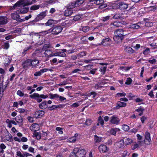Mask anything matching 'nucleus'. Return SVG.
Masks as SVG:
<instances>
[{
  "label": "nucleus",
  "mask_w": 157,
  "mask_h": 157,
  "mask_svg": "<svg viewBox=\"0 0 157 157\" xmlns=\"http://www.w3.org/2000/svg\"><path fill=\"white\" fill-rule=\"evenodd\" d=\"M31 98L36 99L38 102H41L42 100L41 98L45 99L48 97L47 95H44L43 94L40 95L37 93H34L33 94L29 95Z\"/></svg>",
  "instance_id": "f257e3e1"
},
{
  "label": "nucleus",
  "mask_w": 157,
  "mask_h": 157,
  "mask_svg": "<svg viewBox=\"0 0 157 157\" xmlns=\"http://www.w3.org/2000/svg\"><path fill=\"white\" fill-rule=\"evenodd\" d=\"M63 29L60 26H57L54 27L51 31L49 33L48 31L50 30L51 29H49L48 31H46L44 32L46 33V34H47L49 33H50L51 32H52V34H53L57 35L60 33L62 31Z\"/></svg>",
  "instance_id": "f03ea898"
},
{
  "label": "nucleus",
  "mask_w": 157,
  "mask_h": 157,
  "mask_svg": "<svg viewBox=\"0 0 157 157\" xmlns=\"http://www.w3.org/2000/svg\"><path fill=\"white\" fill-rule=\"evenodd\" d=\"M104 0H90V2H93L94 3L97 5L101 4L99 7L101 9H102L107 7V5L106 4H103Z\"/></svg>",
  "instance_id": "7ed1b4c3"
},
{
  "label": "nucleus",
  "mask_w": 157,
  "mask_h": 157,
  "mask_svg": "<svg viewBox=\"0 0 157 157\" xmlns=\"http://www.w3.org/2000/svg\"><path fill=\"white\" fill-rule=\"evenodd\" d=\"M74 151L76 152L77 157H84L86 153L84 149L78 148H75Z\"/></svg>",
  "instance_id": "20e7f679"
},
{
  "label": "nucleus",
  "mask_w": 157,
  "mask_h": 157,
  "mask_svg": "<svg viewBox=\"0 0 157 157\" xmlns=\"http://www.w3.org/2000/svg\"><path fill=\"white\" fill-rule=\"evenodd\" d=\"M19 13L17 12V11L15 12L12 13L11 15L12 18L13 19L16 20L17 21L21 22L25 21L24 19H21L20 18V16L18 15Z\"/></svg>",
  "instance_id": "39448f33"
},
{
  "label": "nucleus",
  "mask_w": 157,
  "mask_h": 157,
  "mask_svg": "<svg viewBox=\"0 0 157 157\" xmlns=\"http://www.w3.org/2000/svg\"><path fill=\"white\" fill-rule=\"evenodd\" d=\"M109 149L104 144H101L98 147L99 151L101 153L107 152Z\"/></svg>",
  "instance_id": "423d86ee"
},
{
  "label": "nucleus",
  "mask_w": 157,
  "mask_h": 157,
  "mask_svg": "<svg viewBox=\"0 0 157 157\" xmlns=\"http://www.w3.org/2000/svg\"><path fill=\"white\" fill-rule=\"evenodd\" d=\"M125 24V22L124 21H115L113 23L111 24L110 25L112 27L117 28L122 27Z\"/></svg>",
  "instance_id": "0eeeda50"
},
{
  "label": "nucleus",
  "mask_w": 157,
  "mask_h": 157,
  "mask_svg": "<svg viewBox=\"0 0 157 157\" xmlns=\"http://www.w3.org/2000/svg\"><path fill=\"white\" fill-rule=\"evenodd\" d=\"M120 121V119L116 116L113 115L110 118V122L113 124H118Z\"/></svg>",
  "instance_id": "6e6552de"
},
{
  "label": "nucleus",
  "mask_w": 157,
  "mask_h": 157,
  "mask_svg": "<svg viewBox=\"0 0 157 157\" xmlns=\"http://www.w3.org/2000/svg\"><path fill=\"white\" fill-rule=\"evenodd\" d=\"M151 140L150 134L148 132H146L145 134L144 143L146 144H150Z\"/></svg>",
  "instance_id": "1a4fd4ad"
},
{
  "label": "nucleus",
  "mask_w": 157,
  "mask_h": 157,
  "mask_svg": "<svg viewBox=\"0 0 157 157\" xmlns=\"http://www.w3.org/2000/svg\"><path fill=\"white\" fill-rule=\"evenodd\" d=\"M114 34L115 35L123 36V37L126 34L123 29H121L116 30L114 32Z\"/></svg>",
  "instance_id": "9d476101"
},
{
  "label": "nucleus",
  "mask_w": 157,
  "mask_h": 157,
  "mask_svg": "<svg viewBox=\"0 0 157 157\" xmlns=\"http://www.w3.org/2000/svg\"><path fill=\"white\" fill-rule=\"evenodd\" d=\"M31 59H28L23 62L22 63V66L23 68H28L29 66H31Z\"/></svg>",
  "instance_id": "9b49d317"
},
{
  "label": "nucleus",
  "mask_w": 157,
  "mask_h": 157,
  "mask_svg": "<svg viewBox=\"0 0 157 157\" xmlns=\"http://www.w3.org/2000/svg\"><path fill=\"white\" fill-rule=\"evenodd\" d=\"M25 4L26 3H25L24 0H22L19 1L14 5L13 7H12V9H14L16 7H18L21 5H23V6H26L25 5Z\"/></svg>",
  "instance_id": "f8f14e48"
},
{
  "label": "nucleus",
  "mask_w": 157,
  "mask_h": 157,
  "mask_svg": "<svg viewBox=\"0 0 157 157\" xmlns=\"http://www.w3.org/2000/svg\"><path fill=\"white\" fill-rule=\"evenodd\" d=\"M40 128L39 125L36 123L33 124L30 127V129L31 131L36 132Z\"/></svg>",
  "instance_id": "ddd939ff"
},
{
  "label": "nucleus",
  "mask_w": 157,
  "mask_h": 157,
  "mask_svg": "<svg viewBox=\"0 0 157 157\" xmlns=\"http://www.w3.org/2000/svg\"><path fill=\"white\" fill-rule=\"evenodd\" d=\"M113 39L117 43H118L121 42L122 40L124 39V37L123 36L115 35V36L113 37Z\"/></svg>",
  "instance_id": "4468645a"
},
{
  "label": "nucleus",
  "mask_w": 157,
  "mask_h": 157,
  "mask_svg": "<svg viewBox=\"0 0 157 157\" xmlns=\"http://www.w3.org/2000/svg\"><path fill=\"white\" fill-rule=\"evenodd\" d=\"M46 15V12H45L41 13L36 18L35 20L36 21H38L41 20Z\"/></svg>",
  "instance_id": "2eb2a0df"
},
{
  "label": "nucleus",
  "mask_w": 157,
  "mask_h": 157,
  "mask_svg": "<svg viewBox=\"0 0 157 157\" xmlns=\"http://www.w3.org/2000/svg\"><path fill=\"white\" fill-rule=\"evenodd\" d=\"M44 114V112L43 110L38 111L35 112V117L37 118H39L42 117Z\"/></svg>",
  "instance_id": "dca6fc26"
},
{
  "label": "nucleus",
  "mask_w": 157,
  "mask_h": 157,
  "mask_svg": "<svg viewBox=\"0 0 157 157\" xmlns=\"http://www.w3.org/2000/svg\"><path fill=\"white\" fill-rule=\"evenodd\" d=\"M118 6L121 10H123L128 8V5L124 2H119L118 3Z\"/></svg>",
  "instance_id": "f3484780"
},
{
  "label": "nucleus",
  "mask_w": 157,
  "mask_h": 157,
  "mask_svg": "<svg viewBox=\"0 0 157 157\" xmlns=\"http://www.w3.org/2000/svg\"><path fill=\"white\" fill-rule=\"evenodd\" d=\"M124 141L123 140H121L116 142L114 145L117 148H121L124 146Z\"/></svg>",
  "instance_id": "a211bd4d"
},
{
  "label": "nucleus",
  "mask_w": 157,
  "mask_h": 157,
  "mask_svg": "<svg viewBox=\"0 0 157 157\" xmlns=\"http://www.w3.org/2000/svg\"><path fill=\"white\" fill-rule=\"evenodd\" d=\"M29 8L24 7L17 11V12L19 14H24L27 13L29 10Z\"/></svg>",
  "instance_id": "6ab92c4d"
},
{
  "label": "nucleus",
  "mask_w": 157,
  "mask_h": 157,
  "mask_svg": "<svg viewBox=\"0 0 157 157\" xmlns=\"http://www.w3.org/2000/svg\"><path fill=\"white\" fill-rule=\"evenodd\" d=\"M45 52H44V54L45 55V56H54V53L53 54L52 52L50 49H46L45 50H44Z\"/></svg>",
  "instance_id": "aec40b11"
},
{
  "label": "nucleus",
  "mask_w": 157,
  "mask_h": 157,
  "mask_svg": "<svg viewBox=\"0 0 157 157\" xmlns=\"http://www.w3.org/2000/svg\"><path fill=\"white\" fill-rule=\"evenodd\" d=\"M110 40L109 38H106L103 39L101 42V44L104 46H107L109 45L110 44L109 42Z\"/></svg>",
  "instance_id": "412c9836"
},
{
  "label": "nucleus",
  "mask_w": 157,
  "mask_h": 157,
  "mask_svg": "<svg viewBox=\"0 0 157 157\" xmlns=\"http://www.w3.org/2000/svg\"><path fill=\"white\" fill-rule=\"evenodd\" d=\"M7 22V18L6 17H0V25L5 24Z\"/></svg>",
  "instance_id": "4be33fe9"
},
{
  "label": "nucleus",
  "mask_w": 157,
  "mask_h": 157,
  "mask_svg": "<svg viewBox=\"0 0 157 157\" xmlns=\"http://www.w3.org/2000/svg\"><path fill=\"white\" fill-rule=\"evenodd\" d=\"M52 47H51V45L49 44H44L43 46V47L41 49H40V51L39 52H41L43 51H44V50H46L47 49L51 48Z\"/></svg>",
  "instance_id": "5701e85b"
},
{
  "label": "nucleus",
  "mask_w": 157,
  "mask_h": 157,
  "mask_svg": "<svg viewBox=\"0 0 157 157\" xmlns=\"http://www.w3.org/2000/svg\"><path fill=\"white\" fill-rule=\"evenodd\" d=\"M39 107L42 109H44L47 108L48 106L47 105L46 102L45 101L42 102L39 105Z\"/></svg>",
  "instance_id": "b1692460"
},
{
  "label": "nucleus",
  "mask_w": 157,
  "mask_h": 157,
  "mask_svg": "<svg viewBox=\"0 0 157 157\" xmlns=\"http://www.w3.org/2000/svg\"><path fill=\"white\" fill-rule=\"evenodd\" d=\"M31 66L33 67H35L38 65L39 63V61L38 60H31Z\"/></svg>",
  "instance_id": "393cba45"
},
{
  "label": "nucleus",
  "mask_w": 157,
  "mask_h": 157,
  "mask_svg": "<svg viewBox=\"0 0 157 157\" xmlns=\"http://www.w3.org/2000/svg\"><path fill=\"white\" fill-rule=\"evenodd\" d=\"M54 56H59L62 57H64L66 56V54L63 52H57L54 53Z\"/></svg>",
  "instance_id": "a878e982"
},
{
  "label": "nucleus",
  "mask_w": 157,
  "mask_h": 157,
  "mask_svg": "<svg viewBox=\"0 0 157 157\" xmlns=\"http://www.w3.org/2000/svg\"><path fill=\"white\" fill-rule=\"evenodd\" d=\"M123 140L124 141V142H125V144L127 145L131 144L132 142V140L131 139L127 138H124Z\"/></svg>",
  "instance_id": "bb28decb"
},
{
  "label": "nucleus",
  "mask_w": 157,
  "mask_h": 157,
  "mask_svg": "<svg viewBox=\"0 0 157 157\" xmlns=\"http://www.w3.org/2000/svg\"><path fill=\"white\" fill-rule=\"evenodd\" d=\"M14 119L18 123H21L23 121V119L21 116H17Z\"/></svg>",
  "instance_id": "cd10ccee"
},
{
  "label": "nucleus",
  "mask_w": 157,
  "mask_h": 157,
  "mask_svg": "<svg viewBox=\"0 0 157 157\" xmlns=\"http://www.w3.org/2000/svg\"><path fill=\"white\" fill-rule=\"evenodd\" d=\"M102 140V138L100 137H98L96 135L94 136V141L95 143H99Z\"/></svg>",
  "instance_id": "c85d7f7f"
},
{
  "label": "nucleus",
  "mask_w": 157,
  "mask_h": 157,
  "mask_svg": "<svg viewBox=\"0 0 157 157\" xmlns=\"http://www.w3.org/2000/svg\"><path fill=\"white\" fill-rule=\"evenodd\" d=\"M137 143L138 144H135L133 147V149H134L138 147L139 146H141L143 144V141H138Z\"/></svg>",
  "instance_id": "c756f323"
},
{
  "label": "nucleus",
  "mask_w": 157,
  "mask_h": 157,
  "mask_svg": "<svg viewBox=\"0 0 157 157\" xmlns=\"http://www.w3.org/2000/svg\"><path fill=\"white\" fill-rule=\"evenodd\" d=\"M33 135L36 137L37 139L40 140L41 139V133L40 132H34Z\"/></svg>",
  "instance_id": "7c9ffc66"
},
{
  "label": "nucleus",
  "mask_w": 157,
  "mask_h": 157,
  "mask_svg": "<svg viewBox=\"0 0 157 157\" xmlns=\"http://www.w3.org/2000/svg\"><path fill=\"white\" fill-rule=\"evenodd\" d=\"M55 21L50 19L48 20L47 22L45 24L46 26H50L54 24Z\"/></svg>",
  "instance_id": "2f4dec72"
},
{
  "label": "nucleus",
  "mask_w": 157,
  "mask_h": 157,
  "mask_svg": "<svg viewBox=\"0 0 157 157\" xmlns=\"http://www.w3.org/2000/svg\"><path fill=\"white\" fill-rule=\"evenodd\" d=\"M149 11H155L157 10V7L156 6H154L149 7L147 8Z\"/></svg>",
  "instance_id": "473e14b6"
},
{
  "label": "nucleus",
  "mask_w": 157,
  "mask_h": 157,
  "mask_svg": "<svg viewBox=\"0 0 157 157\" xmlns=\"http://www.w3.org/2000/svg\"><path fill=\"white\" fill-rule=\"evenodd\" d=\"M72 13V11L71 10L68 9L65 11L64 14L66 16H68L71 15Z\"/></svg>",
  "instance_id": "72a5a7b5"
},
{
  "label": "nucleus",
  "mask_w": 157,
  "mask_h": 157,
  "mask_svg": "<svg viewBox=\"0 0 157 157\" xmlns=\"http://www.w3.org/2000/svg\"><path fill=\"white\" fill-rule=\"evenodd\" d=\"M68 9H71L75 8V7L77 6L75 2H71L69 5L67 6Z\"/></svg>",
  "instance_id": "f704fd0d"
},
{
  "label": "nucleus",
  "mask_w": 157,
  "mask_h": 157,
  "mask_svg": "<svg viewBox=\"0 0 157 157\" xmlns=\"http://www.w3.org/2000/svg\"><path fill=\"white\" fill-rule=\"evenodd\" d=\"M40 7V5H34L30 7V10H36L38 9Z\"/></svg>",
  "instance_id": "c9c22d12"
},
{
  "label": "nucleus",
  "mask_w": 157,
  "mask_h": 157,
  "mask_svg": "<svg viewBox=\"0 0 157 157\" xmlns=\"http://www.w3.org/2000/svg\"><path fill=\"white\" fill-rule=\"evenodd\" d=\"M98 122L100 123L102 127H104V121L101 116H100L99 117Z\"/></svg>",
  "instance_id": "e433bc0d"
},
{
  "label": "nucleus",
  "mask_w": 157,
  "mask_h": 157,
  "mask_svg": "<svg viewBox=\"0 0 157 157\" xmlns=\"http://www.w3.org/2000/svg\"><path fill=\"white\" fill-rule=\"evenodd\" d=\"M49 96L50 97V98L52 99L58 98L59 97V95L57 94H49Z\"/></svg>",
  "instance_id": "4c0bfd02"
},
{
  "label": "nucleus",
  "mask_w": 157,
  "mask_h": 157,
  "mask_svg": "<svg viewBox=\"0 0 157 157\" xmlns=\"http://www.w3.org/2000/svg\"><path fill=\"white\" fill-rule=\"evenodd\" d=\"M84 0H77L75 2L76 6H78L82 4L84 2Z\"/></svg>",
  "instance_id": "58836bf2"
},
{
  "label": "nucleus",
  "mask_w": 157,
  "mask_h": 157,
  "mask_svg": "<svg viewBox=\"0 0 157 157\" xmlns=\"http://www.w3.org/2000/svg\"><path fill=\"white\" fill-rule=\"evenodd\" d=\"M6 146L3 144H2L0 145V153H3L4 152L3 149L6 148Z\"/></svg>",
  "instance_id": "ea45409f"
},
{
  "label": "nucleus",
  "mask_w": 157,
  "mask_h": 157,
  "mask_svg": "<svg viewBox=\"0 0 157 157\" xmlns=\"http://www.w3.org/2000/svg\"><path fill=\"white\" fill-rule=\"evenodd\" d=\"M126 106V103L123 102L119 101L117 103V106L119 107H124Z\"/></svg>",
  "instance_id": "a19ab883"
},
{
  "label": "nucleus",
  "mask_w": 157,
  "mask_h": 157,
  "mask_svg": "<svg viewBox=\"0 0 157 157\" xmlns=\"http://www.w3.org/2000/svg\"><path fill=\"white\" fill-rule=\"evenodd\" d=\"M6 140L12 142L13 141L12 136L10 134H9L6 137Z\"/></svg>",
  "instance_id": "79ce46f5"
},
{
  "label": "nucleus",
  "mask_w": 157,
  "mask_h": 157,
  "mask_svg": "<svg viewBox=\"0 0 157 157\" xmlns=\"http://www.w3.org/2000/svg\"><path fill=\"white\" fill-rule=\"evenodd\" d=\"M92 122V121L91 119H86L85 122V124L87 126H89L91 125Z\"/></svg>",
  "instance_id": "37998d69"
},
{
  "label": "nucleus",
  "mask_w": 157,
  "mask_h": 157,
  "mask_svg": "<svg viewBox=\"0 0 157 157\" xmlns=\"http://www.w3.org/2000/svg\"><path fill=\"white\" fill-rule=\"evenodd\" d=\"M76 140V138L75 137H73L71 138H69L67 139V141L69 142L73 143L75 142Z\"/></svg>",
  "instance_id": "c03bdc74"
},
{
  "label": "nucleus",
  "mask_w": 157,
  "mask_h": 157,
  "mask_svg": "<svg viewBox=\"0 0 157 157\" xmlns=\"http://www.w3.org/2000/svg\"><path fill=\"white\" fill-rule=\"evenodd\" d=\"M126 51L129 53H131L134 52L133 50L130 47H127L126 48Z\"/></svg>",
  "instance_id": "a18cd8bd"
},
{
  "label": "nucleus",
  "mask_w": 157,
  "mask_h": 157,
  "mask_svg": "<svg viewBox=\"0 0 157 157\" xmlns=\"http://www.w3.org/2000/svg\"><path fill=\"white\" fill-rule=\"evenodd\" d=\"M86 54L85 52H82L77 55V56L78 58H80L86 55Z\"/></svg>",
  "instance_id": "49530a36"
},
{
  "label": "nucleus",
  "mask_w": 157,
  "mask_h": 157,
  "mask_svg": "<svg viewBox=\"0 0 157 157\" xmlns=\"http://www.w3.org/2000/svg\"><path fill=\"white\" fill-rule=\"evenodd\" d=\"M56 131H58L59 133V134H62L63 133V131H62L63 128L59 127H57L56 129Z\"/></svg>",
  "instance_id": "de8ad7c7"
},
{
  "label": "nucleus",
  "mask_w": 157,
  "mask_h": 157,
  "mask_svg": "<svg viewBox=\"0 0 157 157\" xmlns=\"http://www.w3.org/2000/svg\"><path fill=\"white\" fill-rule=\"evenodd\" d=\"M89 29V28L88 26H84L82 28V31L85 33L88 32Z\"/></svg>",
  "instance_id": "09e8293b"
},
{
  "label": "nucleus",
  "mask_w": 157,
  "mask_h": 157,
  "mask_svg": "<svg viewBox=\"0 0 157 157\" xmlns=\"http://www.w3.org/2000/svg\"><path fill=\"white\" fill-rule=\"evenodd\" d=\"M150 45L151 46L153 47V49H156L157 48V43L154 42L152 43L151 44H150Z\"/></svg>",
  "instance_id": "8fccbe9b"
},
{
  "label": "nucleus",
  "mask_w": 157,
  "mask_h": 157,
  "mask_svg": "<svg viewBox=\"0 0 157 157\" xmlns=\"http://www.w3.org/2000/svg\"><path fill=\"white\" fill-rule=\"evenodd\" d=\"M129 127L126 124H124L123 129L125 131H128L129 130Z\"/></svg>",
  "instance_id": "3c124183"
},
{
  "label": "nucleus",
  "mask_w": 157,
  "mask_h": 157,
  "mask_svg": "<svg viewBox=\"0 0 157 157\" xmlns=\"http://www.w3.org/2000/svg\"><path fill=\"white\" fill-rule=\"evenodd\" d=\"M132 79L130 78H127L126 81L125 82V83L126 84H130L131 82H132Z\"/></svg>",
  "instance_id": "603ef678"
},
{
  "label": "nucleus",
  "mask_w": 157,
  "mask_h": 157,
  "mask_svg": "<svg viewBox=\"0 0 157 157\" xmlns=\"http://www.w3.org/2000/svg\"><path fill=\"white\" fill-rule=\"evenodd\" d=\"M140 27V26L137 24H133L131 26V28L134 29H138Z\"/></svg>",
  "instance_id": "864d4df0"
},
{
  "label": "nucleus",
  "mask_w": 157,
  "mask_h": 157,
  "mask_svg": "<svg viewBox=\"0 0 157 157\" xmlns=\"http://www.w3.org/2000/svg\"><path fill=\"white\" fill-rule=\"evenodd\" d=\"M32 48V46H29V47L28 48H25L24 49L23 52V54H24L25 55V52L29 50V49H30Z\"/></svg>",
  "instance_id": "5fc2aeb1"
},
{
  "label": "nucleus",
  "mask_w": 157,
  "mask_h": 157,
  "mask_svg": "<svg viewBox=\"0 0 157 157\" xmlns=\"http://www.w3.org/2000/svg\"><path fill=\"white\" fill-rule=\"evenodd\" d=\"M81 18V17L79 15H76L75 16L73 19V20L75 21H77Z\"/></svg>",
  "instance_id": "6e6d98bb"
},
{
  "label": "nucleus",
  "mask_w": 157,
  "mask_h": 157,
  "mask_svg": "<svg viewBox=\"0 0 157 157\" xmlns=\"http://www.w3.org/2000/svg\"><path fill=\"white\" fill-rule=\"evenodd\" d=\"M36 2V0H32L31 2H28L26 3V4L25 5V6H28L29 5H31L33 3H35Z\"/></svg>",
  "instance_id": "4d7b16f0"
},
{
  "label": "nucleus",
  "mask_w": 157,
  "mask_h": 157,
  "mask_svg": "<svg viewBox=\"0 0 157 157\" xmlns=\"http://www.w3.org/2000/svg\"><path fill=\"white\" fill-rule=\"evenodd\" d=\"M17 94L20 96H23L24 95V93L20 90H19L17 92Z\"/></svg>",
  "instance_id": "13d9d810"
},
{
  "label": "nucleus",
  "mask_w": 157,
  "mask_h": 157,
  "mask_svg": "<svg viewBox=\"0 0 157 157\" xmlns=\"http://www.w3.org/2000/svg\"><path fill=\"white\" fill-rule=\"evenodd\" d=\"M122 17L121 16H120L119 15L116 14L113 17V18L115 19H121V18Z\"/></svg>",
  "instance_id": "bf43d9fd"
},
{
  "label": "nucleus",
  "mask_w": 157,
  "mask_h": 157,
  "mask_svg": "<svg viewBox=\"0 0 157 157\" xmlns=\"http://www.w3.org/2000/svg\"><path fill=\"white\" fill-rule=\"evenodd\" d=\"M42 74V73L40 71H37L34 74V75L35 76H40Z\"/></svg>",
  "instance_id": "052dcab7"
},
{
  "label": "nucleus",
  "mask_w": 157,
  "mask_h": 157,
  "mask_svg": "<svg viewBox=\"0 0 157 157\" xmlns=\"http://www.w3.org/2000/svg\"><path fill=\"white\" fill-rule=\"evenodd\" d=\"M127 97H128L129 100H131L132 99V98L135 97V96L133 95L132 94H130L128 95L127 96Z\"/></svg>",
  "instance_id": "680f3d73"
},
{
  "label": "nucleus",
  "mask_w": 157,
  "mask_h": 157,
  "mask_svg": "<svg viewBox=\"0 0 157 157\" xmlns=\"http://www.w3.org/2000/svg\"><path fill=\"white\" fill-rule=\"evenodd\" d=\"M110 17L109 16H106L105 17H104L102 19L103 21H106L108 20H109V19Z\"/></svg>",
  "instance_id": "e2e57ef3"
},
{
  "label": "nucleus",
  "mask_w": 157,
  "mask_h": 157,
  "mask_svg": "<svg viewBox=\"0 0 157 157\" xmlns=\"http://www.w3.org/2000/svg\"><path fill=\"white\" fill-rule=\"evenodd\" d=\"M17 155L19 157H24V155H23L20 151L17 152Z\"/></svg>",
  "instance_id": "0e129e2a"
},
{
  "label": "nucleus",
  "mask_w": 157,
  "mask_h": 157,
  "mask_svg": "<svg viewBox=\"0 0 157 157\" xmlns=\"http://www.w3.org/2000/svg\"><path fill=\"white\" fill-rule=\"evenodd\" d=\"M110 133L112 135H115L116 134V131L114 129H112L110 130Z\"/></svg>",
  "instance_id": "69168bd1"
},
{
  "label": "nucleus",
  "mask_w": 157,
  "mask_h": 157,
  "mask_svg": "<svg viewBox=\"0 0 157 157\" xmlns=\"http://www.w3.org/2000/svg\"><path fill=\"white\" fill-rule=\"evenodd\" d=\"M106 67H102L101 70V71L103 73V74H105L106 70Z\"/></svg>",
  "instance_id": "338daca9"
},
{
  "label": "nucleus",
  "mask_w": 157,
  "mask_h": 157,
  "mask_svg": "<svg viewBox=\"0 0 157 157\" xmlns=\"http://www.w3.org/2000/svg\"><path fill=\"white\" fill-rule=\"evenodd\" d=\"M149 51V48H147L145 49L144 52L143 53L144 54L146 55H147Z\"/></svg>",
  "instance_id": "774afa93"
}]
</instances>
